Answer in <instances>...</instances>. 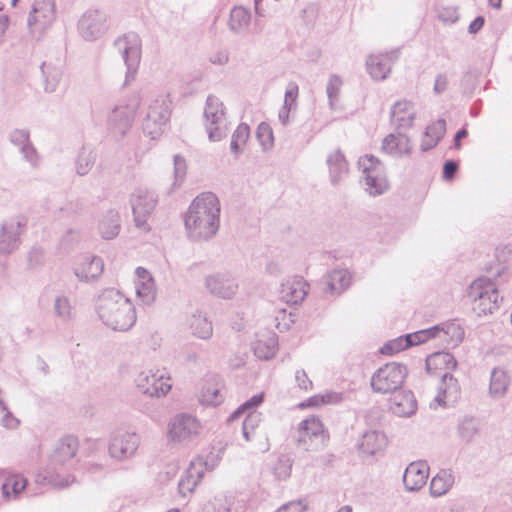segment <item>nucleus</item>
Instances as JSON below:
<instances>
[{"instance_id":"obj_24","label":"nucleus","mask_w":512,"mask_h":512,"mask_svg":"<svg viewBox=\"0 0 512 512\" xmlns=\"http://www.w3.org/2000/svg\"><path fill=\"white\" fill-rule=\"evenodd\" d=\"M416 117L414 105L407 100L397 101L391 108V123L398 129L411 128Z\"/></svg>"},{"instance_id":"obj_9","label":"nucleus","mask_w":512,"mask_h":512,"mask_svg":"<svg viewBox=\"0 0 512 512\" xmlns=\"http://www.w3.org/2000/svg\"><path fill=\"white\" fill-rule=\"evenodd\" d=\"M363 173L366 190L371 195H380L388 189V181L385 175L384 165L372 155H365L358 161Z\"/></svg>"},{"instance_id":"obj_6","label":"nucleus","mask_w":512,"mask_h":512,"mask_svg":"<svg viewBox=\"0 0 512 512\" xmlns=\"http://www.w3.org/2000/svg\"><path fill=\"white\" fill-rule=\"evenodd\" d=\"M205 127L210 141H220L228 134L224 104L214 95L207 97L204 109Z\"/></svg>"},{"instance_id":"obj_11","label":"nucleus","mask_w":512,"mask_h":512,"mask_svg":"<svg viewBox=\"0 0 512 512\" xmlns=\"http://www.w3.org/2000/svg\"><path fill=\"white\" fill-rule=\"evenodd\" d=\"M170 104L169 95H159L150 103L143 121V130L151 138L155 139L162 133V127L170 118Z\"/></svg>"},{"instance_id":"obj_44","label":"nucleus","mask_w":512,"mask_h":512,"mask_svg":"<svg viewBox=\"0 0 512 512\" xmlns=\"http://www.w3.org/2000/svg\"><path fill=\"white\" fill-rule=\"evenodd\" d=\"M249 135V126L245 123L239 124L231 138L230 148L232 153H234L236 156L241 153V147L247 142Z\"/></svg>"},{"instance_id":"obj_61","label":"nucleus","mask_w":512,"mask_h":512,"mask_svg":"<svg viewBox=\"0 0 512 512\" xmlns=\"http://www.w3.org/2000/svg\"><path fill=\"white\" fill-rule=\"evenodd\" d=\"M3 413L4 416L2 417L1 423L5 428L15 429L19 426L20 421L15 416H13L9 410Z\"/></svg>"},{"instance_id":"obj_63","label":"nucleus","mask_w":512,"mask_h":512,"mask_svg":"<svg viewBox=\"0 0 512 512\" xmlns=\"http://www.w3.org/2000/svg\"><path fill=\"white\" fill-rule=\"evenodd\" d=\"M304 507L301 502H289L287 504L282 505L275 512H303Z\"/></svg>"},{"instance_id":"obj_21","label":"nucleus","mask_w":512,"mask_h":512,"mask_svg":"<svg viewBox=\"0 0 512 512\" xmlns=\"http://www.w3.org/2000/svg\"><path fill=\"white\" fill-rule=\"evenodd\" d=\"M396 58V52L368 56L366 67L369 75L376 81L386 79L391 71L392 63Z\"/></svg>"},{"instance_id":"obj_35","label":"nucleus","mask_w":512,"mask_h":512,"mask_svg":"<svg viewBox=\"0 0 512 512\" xmlns=\"http://www.w3.org/2000/svg\"><path fill=\"white\" fill-rule=\"evenodd\" d=\"M27 486V479L22 475L8 476L2 484V496L5 500H15Z\"/></svg>"},{"instance_id":"obj_12","label":"nucleus","mask_w":512,"mask_h":512,"mask_svg":"<svg viewBox=\"0 0 512 512\" xmlns=\"http://www.w3.org/2000/svg\"><path fill=\"white\" fill-rule=\"evenodd\" d=\"M55 20L54 0H34L27 26L33 37H41Z\"/></svg>"},{"instance_id":"obj_56","label":"nucleus","mask_w":512,"mask_h":512,"mask_svg":"<svg viewBox=\"0 0 512 512\" xmlns=\"http://www.w3.org/2000/svg\"><path fill=\"white\" fill-rule=\"evenodd\" d=\"M257 137L264 149L270 147L273 143V132L269 125L261 123L257 129Z\"/></svg>"},{"instance_id":"obj_15","label":"nucleus","mask_w":512,"mask_h":512,"mask_svg":"<svg viewBox=\"0 0 512 512\" xmlns=\"http://www.w3.org/2000/svg\"><path fill=\"white\" fill-rule=\"evenodd\" d=\"M27 224L24 216H15L5 220L0 229V256H7L20 246L21 229Z\"/></svg>"},{"instance_id":"obj_48","label":"nucleus","mask_w":512,"mask_h":512,"mask_svg":"<svg viewBox=\"0 0 512 512\" xmlns=\"http://www.w3.org/2000/svg\"><path fill=\"white\" fill-rule=\"evenodd\" d=\"M411 346L412 342L408 339V334H406L405 336L388 341L381 347L380 352L384 355H393Z\"/></svg>"},{"instance_id":"obj_1","label":"nucleus","mask_w":512,"mask_h":512,"mask_svg":"<svg viewBox=\"0 0 512 512\" xmlns=\"http://www.w3.org/2000/svg\"><path fill=\"white\" fill-rule=\"evenodd\" d=\"M185 230L192 241L213 238L220 226V202L212 192L198 195L190 204L184 219Z\"/></svg>"},{"instance_id":"obj_5","label":"nucleus","mask_w":512,"mask_h":512,"mask_svg":"<svg viewBox=\"0 0 512 512\" xmlns=\"http://www.w3.org/2000/svg\"><path fill=\"white\" fill-rule=\"evenodd\" d=\"M130 204L135 226L148 232L150 230L148 220L158 204V195L152 190L139 187L131 194Z\"/></svg>"},{"instance_id":"obj_8","label":"nucleus","mask_w":512,"mask_h":512,"mask_svg":"<svg viewBox=\"0 0 512 512\" xmlns=\"http://www.w3.org/2000/svg\"><path fill=\"white\" fill-rule=\"evenodd\" d=\"M64 440L60 438L54 449L49 453L47 464L36 476V482L40 485H49L61 488L64 484Z\"/></svg>"},{"instance_id":"obj_62","label":"nucleus","mask_w":512,"mask_h":512,"mask_svg":"<svg viewBox=\"0 0 512 512\" xmlns=\"http://www.w3.org/2000/svg\"><path fill=\"white\" fill-rule=\"evenodd\" d=\"M447 86H448L447 77L444 74L437 75L435 78V83H434V92L436 94H441L447 89Z\"/></svg>"},{"instance_id":"obj_34","label":"nucleus","mask_w":512,"mask_h":512,"mask_svg":"<svg viewBox=\"0 0 512 512\" xmlns=\"http://www.w3.org/2000/svg\"><path fill=\"white\" fill-rule=\"evenodd\" d=\"M277 338L273 333H269L262 338H258L253 344L254 354L261 360H269L274 357L277 351Z\"/></svg>"},{"instance_id":"obj_57","label":"nucleus","mask_w":512,"mask_h":512,"mask_svg":"<svg viewBox=\"0 0 512 512\" xmlns=\"http://www.w3.org/2000/svg\"><path fill=\"white\" fill-rule=\"evenodd\" d=\"M43 263V251L33 247L28 253V267L31 270L39 268Z\"/></svg>"},{"instance_id":"obj_42","label":"nucleus","mask_w":512,"mask_h":512,"mask_svg":"<svg viewBox=\"0 0 512 512\" xmlns=\"http://www.w3.org/2000/svg\"><path fill=\"white\" fill-rule=\"evenodd\" d=\"M95 163V155L92 150L82 148L75 161L76 172L80 176L88 174Z\"/></svg>"},{"instance_id":"obj_26","label":"nucleus","mask_w":512,"mask_h":512,"mask_svg":"<svg viewBox=\"0 0 512 512\" xmlns=\"http://www.w3.org/2000/svg\"><path fill=\"white\" fill-rule=\"evenodd\" d=\"M382 150L394 156H408L412 152V144L407 135L391 133L383 139Z\"/></svg>"},{"instance_id":"obj_32","label":"nucleus","mask_w":512,"mask_h":512,"mask_svg":"<svg viewBox=\"0 0 512 512\" xmlns=\"http://www.w3.org/2000/svg\"><path fill=\"white\" fill-rule=\"evenodd\" d=\"M455 477L450 469L440 470L430 482V495L441 497L445 495L454 485Z\"/></svg>"},{"instance_id":"obj_14","label":"nucleus","mask_w":512,"mask_h":512,"mask_svg":"<svg viewBox=\"0 0 512 512\" xmlns=\"http://www.w3.org/2000/svg\"><path fill=\"white\" fill-rule=\"evenodd\" d=\"M137 389L144 395L149 397L165 396L171 389L169 377H165V373L157 371H143L135 378Z\"/></svg>"},{"instance_id":"obj_37","label":"nucleus","mask_w":512,"mask_h":512,"mask_svg":"<svg viewBox=\"0 0 512 512\" xmlns=\"http://www.w3.org/2000/svg\"><path fill=\"white\" fill-rule=\"evenodd\" d=\"M251 21L249 9L243 6L234 7L230 12L229 27L234 32H242L248 28Z\"/></svg>"},{"instance_id":"obj_39","label":"nucleus","mask_w":512,"mask_h":512,"mask_svg":"<svg viewBox=\"0 0 512 512\" xmlns=\"http://www.w3.org/2000/svg\"><path fill=\"white\" fill-rule=\"evenodd\" d=\"M202 477V472L196 470L194 467L187 469L185 474L181 477L178 483V490L182 496L192 493Z\"/></svg>"},{"instance_id":"obj_16","label":"nucleus","mask_w":512,"mask_h":512,"mask_svg":"<svg viewBox=\"0 0 512 512\" xmlns=\"http://www.w3.org/2000/svg\"><path fill=\"white\" fill-rule=\"evenodd\" d=\"M134 120V110L128 105L116 106L108 115L107 129L115 139L126 135Z\"/></svg>"},{"instance_id":"obj_47","label":"nucleus","mask_w":512,"mask_h":512,"mask_svg":"<svg viewBox=\"0 0 512 512\" xmlns=\"http://www.w3.org/2000/svg\"><path fill=\"white\" fill-rule=\"evenodd\" d=\"M261 422V414L256 411L248 413L243 421L242 432L246 441H251L255 436L256 428Z\"/></svg>"},{"instance_id":"obj_55","label":"nucleus","mask_w":512,"mask_h":512,"mask_svg":"<svg viewBox=\"0 0 512 512\" xmlns=\"http://www.w3.org/2000/svg\"><path fill=\"white\" fill-rule=\"evenodd\" d=\"M263 402V393L252 396L249 400L244 402L234 413L231 415L232 419L238 418L248 410L255 409Z\"/></svg>"},{"instance_id":"obj_52","label":"nucleus","mask_w":512,"mask_h":512,"mask_svg":"<svg viewBox=\"0 0 512 512\" xmlns=\"http://www.w3.org/2000/svg\"><path fill=\"white\" fill-rule=\"evenodd\" d=\"M440 326V333H443L445 336L450 337V340L453 345H457L464 338V331L460 327V325L456 323H445Z\"/></svg>"},{"instance_id":"obj_25","label":"nucleus","mask_w":512,"mask_h":512,"mask_svg":"<svg viewBox=\"0 0 512 512\" xmlns=\"http://www.w3.org/2000/svg\"><path fill=\"white\" fill-rule=\"evenodd\" d=\"M457 366L455 357L449 352H436L426 358V369L428 373L439 375L448 371L451 373Z\"/></svg>"},{"instance_id":"obj_41","label":"nucleus","mask_w":512,"mask_h":512,"mask_svg":"<svg viewBox=\"0 0 512 512\" xmlns=\"http://www.w3.org/2000/svg\"><path fill=\"white\" fill-rule=\"evenodd\" d=\"M351 282V276L347 270L336 269L328 276L327 285L331 291L341 292L346 289Z\"/></svg>"},{"instance_id":"obj_3","label":"nucleus","mask_w":512,"mask_h":512,"mask_svg":"<svg viewBox=\"0 0 512 512\" xmlns=\"http://www.w3.org/2000/svg\"><path fill=\"white\" fill-rule=\"evenodd\" d=\"M467 295L478 315L491 314L498 308L499 293L495 283L485 277L476 279L468 288Z\"/></svg>"},{"instance_id":"obj_30","label":"nucleus","mask_w":512,"mask_h":512,"mask_svg":"<svg viewBox=\"0 0 512 512\" xmlns=\"http://www.w3.org/2000/svg\"><path fill=\"white\" fill-rule=\"evenodd\" d=\"M386 444V437L383 433L369 430L362 435L358 449L362 454L372 456L383 450Z\"/></svg>"},{"instance_id":"obj_36","label":"nucleus","mask_w":512,"mask_h":512,"mask_svg":"<svg viewBox=\"0 0 512 512\" xmlns=\"http://www.w3.org/2000/svg\"><path fill=\"white\" fill-rule=\"evenodd\" d=\"M189 328L194 336L201 339H209L213 333L212 323L206 315L198 311L191 315Z\"/></svg>"},{"instance_id":"obj_58","label":"nucleus","mask_w":512,"mask_h":512,"mask_svg":"<svg viewBox=\"0 0 512 512\" xmlns=\"http://www.w3.org/2000/svg\"><path fill=\"white\" fill-rule=\"evenodd\" d=\"M79 451V440L74 435H66V458L73 460L77 458ZM68 459H66L67 461Z\"/></svg>"},{"instance_id":"obj_27","label":"nucleus","mask_w":512,"mask_h":512,"mask_svg":"<svg viewBox=\"0 0 512 512\" xmlns=\"http://www.w3.org/2000/svg\"><path fill=\"white\" fill-rule=\"evenodd\" d=\"M391 411L400 417H408L416 412L417 402L411 391H400L390 400Z\"/></svg>"},{"instance_id":"obj_22","label":"nucleus","mask_w":512,"mask_h":512,"mask_svg":"<svg viewBox=\"0 0 512 512\" xmlns=\"http://www.w3.org/2000/svg\"><path fill=\"white\" fill-rule=\"evenodd\" d=\"M308 284L302 277L288 279L281 284L280 298L289 304H298L308 293Z\"/></svg>"},{"instance_id":"obj_60","label":"nucleus","mask_w":512,"mask_h":512,"mask_svg":"<svg viewBox=\"0 0 512 512\" xmlns=\"http://www.w3.org/2000/svg\"><path fill=\"white\" fill-rule=\"evenodd\" d=\"M292 103H288L287 99H284V104L279 110L278 119L283 126L288 125L290 111L293 109Z\"/></svg>"},{"instance_id":"obj_19","label":"nucleus","mask_w":512,"mask_h":512,"mask_svg":"<svg viewBox=\"0 0 512 512\" xmlns=\"http://www.w3.org/2000/svg\"><path fill=\"white\" fill-rule=\"evenodd\" d=\"M200 423L192 415L181 414L176 416L169 425L168 437L172 441L181 442L197 435Z\"/></svg>"},{"instance_id":"obj_2","label":"nucleus","mask_w":512,"mask_h":512,"mask_svg":"<svg viewBox=\"0 0 512 512\" xmlns=\"http://www.w3.org/2000/svg\"><path fill=\"white\" fill-rule=\"evenodd\" d=\"M95 312L98 319L114 331L130 330L137 319L133 303L113 288L105 289L98 295Z\"/></svg>"},{"instance_id":"obj_17","label":"nucleus","mask_w":512,"mask_h":512,"mask_svg":"<svg viewBox=\"0 0 512 512\" xmlns=\"http://www.w3.org/2000/svg\"><path fill=\"white\" fill-rule=\"evenodd\" d=\"M204 286L211 295L224 299L232 298L238 290L236 279L224 273L205 276Z\"/></svg>"},{"instance_id":"obj_31","label":"nucleus","mask_w":512,"mask_h":512,"mask_svg":"<svg viewBox=\"0 0 512 512\" xmlns=\"http://www.w3.org/2000/svg\"><path fill=\"white\" fill-rule=\"evenodd\" d=\"M120 214L115 209L105 212L98 223V231L105 240L114 239L120 232Z\"/></svg>"},{"instance_id":"obj_54","label":"nucleus","mask_w":512,"mask_h":512,"mask_svg":"<svg viewBox=\"0 0 512 512\" xmlns=\"http://www.w3.org/2000/svg\"><path fill=\"white\" fill-rule=\"evenodd\" d=\"M187 165L185 159L180 155L174 156V183L173 186H180L186 176Z\"/></svg>"},{"instance_id":"obj_4","label":"nucleus","mask_w":512,"mask_h":512,"mask_svg":"<svg viewBox=\"0 0 512 512\" xmlns=\"http://www.w3.org/2000/svg\"><path fill=\"white\" fill-rule=\"evenodd\" d=\"M408 375L407 367L401 363L390 362L381 366L371 377V388L380 394L398 391Z\"/></svg>"},{"instance_id":"obj_40","label":"nucleus","mask_w":512,"mask_h":512,"mask_svg":"<svg viewBox=\"0 0 512 512\" xmlns=\"http://www.w3.org/2000/svg\"><path fill=\"white\" fill-rule=\"evenodd\" d=\"M479 422L472 417L464 418L458 426V434L461 440L465 443L472 442L479 434Z\"/></svg>"},{"instance_id":"obj_18","label":"nucleus","mask_w":512,"mask_h":512,"mask_svg":"<svg viewBox=\"0 0 512 512\" xmlns=\"http://www.w3.org/2000/svg\"><path fill=\"white\" fill-rule=\"evenodd\" d=\"M140 444L136 433L122 432L113 436L109 444V455L116 460L131 458Z\"/></svg>"},{"instance_id":"obj_50","label":"nucleus","mask_w":512,"mask_h":512,"mask_svg":"<svg viewBox=\"0 0 512 512\" xmlns=\"http://www.w3.org/2000/svg\"><path fill=\"white\" fill-rule=\"evenodd\" d=\"M136 293L138 297L146 304L155 300L156 287L154 279L147 282H136Z\"/></svg>"},{"instance_id":"obj_64","label":"nucleus","mask_w":512,"mask_h":512,"mask_svg":"<svg viewBox=\"0 0 512 512\" xmlns=\"http://www.w3.org/2000/svg\"><path fill=\"white\" fill-rule=\"evenodd\" d=\"M458 169L456 162L449 160L446 161L443 167V177L445 179H451Z\"/></svg>"},{"instance_id":"obj_28","label":"nucleus","mask_w":512,"mask_h":512,"mask_svg":"<svg viewBox=\"0 0 512 512\" xmlns=\"http://www.w3.org/2000/svg\"><path fill=\"white\" fill-rule=\"evenodd\" d=\"M329 169L330 181L333 185L339 184L348 174V163L344 154L339 150L332 151L326 159Z\"/></svg>"},{"instance_id":"obj_49","label":"nucleus","mask_w":512,"mask_h":512,"mask_svg":"<svg viewBox=\"0 0 512 512\" xmlns=\"http://www.w3.org/2000/svg\"><path fill=\"white\" fill-rule=\"evenodd\" d=\"M343 85V81L340 76L333 74L329 77L326 93L329 100V106L331 109L334 108L335 104L338 101L341 87Z\"/></svg>"},{"instance_id":"obj_29","label":"nucleus","mask_w":512,"mask_h":512,"mask_svg":"<svg viewBox=\"0 0 512 512\" xmlns=\"http://www.w3.org/2000/svg\"><path fill=\"white\" fill-rule=\"evenodd\" d=\"M510 376L502 367H495L490 374L489 395L493 399L503 398L510 386Z\"/></svg>"},{"instance_id":"obj_38","label":"nucleus","mask_w":512,"mask_h":512,"mask_svg":"<svg viewBox=\"0 0 512 512\" xmlns=\"http://www.w3.org/2000/svg\"><path fill=\"white\" fill-rule=\"evenodd\" d=\"M438 389L451 402L456 401L460 394V386L457 379L448 371L441 374V383Z\"/></svg>"},{"instance_id":"obj_7","label":"nucleus","mask_w":512,"mask_h":512,"mask_svg":"<svg viewBox=\"0 0 512 512\" xmlns=\"http://www.w3.org/2000/svg\"><path fill=\"white\" fill-rule=\"evenodd\" d=\"M114 46L121 55L127 70L125 84L135 79L141 60V40L136 33H127L117 38Z\"/></svg>"},{"instance_id":"obj_20","label":"nucleus","mask_w":512,"mask_h":512,"mask_svg":"<svg viewBox=\"0 0 512 512\" xmlns=\"http://www.w3.org/2000/svg\"><path fill=\"white\" fill-rule=\"evenodd\" d=\"M429 477V465L426 461L410 463L405 469L403 483L409 492L419 491L426 484Z\"/></svg>"},{"instance_id":"obj_59","label":"nucleus","mask_w":512,"mask_h":512,"mask_svg":"<svg viewBox=\"0 0 512 512\" xmlns=\"http://www.w3.org/2000/svg\"><path fill=\"white\" fill-rule=\"evenodd\" d=\"M295 381L300 389L305 391L312 389L313 383L303 369H299L295 372Z\"/></svg>"},{"instance_id":"obj_53","label":"nucleus","mask_w":512,"mask_h":512,"mask_svg":"<svg viewBox=\"0 0 512 512\" xmlns=\"http://www.w3.org/2000/svg\"><path fill=\"white\" fill-rule=\"evenodd\" d=\"M22 159L29 164L32 169H38L41 164V155L32 143L28 147L19 151Z\"/></svg>"},{"instance_id":"obj_23","label":"nucleus","mask_w":512,"mask_h":512,"mask_svg":"<svg viewBox=\"0 0 512 512\" xmlns=\"http://www.w3.org/2000/svg\"><path fill=\"white\" fill-rule=\"evenodd\" d=\"M104 271V262L98 256L87 255L74 268V273L80 281L89 282L98 279Z\"/></svg>"},{"instance_id":"obj_33","label":"nucleus","mask_w":512,"mask_h":512,"mask_svg":"<svg viewBox=\"0 0 512 512\" xmlns=\"http://www.w3.org/2000/svg\"><path fill=\"white\" fill-rule=\"evenodd\" d=\"M446 132V121L438 119L426 128L421 142V150L428 151L434 148L443 138Z\"/></svg>"},{"instance_id":"obj_46","label":"nucleus","mask_w":512,"mask_h":512,"mask_svg":"<svg viewBox=\"0 0 512 512\" xmlns=\"http://www.w3.org/2000/svg\"><path fill=\"white\" fill-rule=\"evenodd\" d=\"M42 74L45 76V91L53 92L61 80V71L55 69L51 63H43L41 66Z\"/></svg>"},{"instance_id":"obj_43","label":"nucleus","mask_w":512,"mask_h":512,"mask_svg":"<svg viewBox=\"0 0 512 512\" xmlns=\"http://www.w3.org/2000/svg\"><path fill=\"white\" fill-rule=\"evenodd\" d=\"M199 399L203 404L217 406L222 403L224 396L217 385L209 383L202 387Z\"/></svg>"},{"instance_id":"obj_51","label":"nucleus","mask_w":512,"mask_h":512,"mask_svg":"<svg viewBox=\"0 0 512 512\" xmlns=\"http://www.w3.org/2000/svg\"><path fill=\"white\" fill-rule=\"evenodd\" d=\"M440 334V326L436 325L428 329L416 331L408 334V339L412 342V346L424 343Z\"/></svg>"},{"instance_id":"obj_13","label":"nucleus","mask_w":512,"mask_h":512,"mask_svg":"<svg viewBox=\"0 0 512 512\" xmlns=\"http://www.w3.org/2000/svg\"><path fill=\"white\" fill-rule=\"evenodd\" d=\"M109 29V20L105 12L92 9L86 11L78 21L80 36L86 41H96Z\"/></svg>"},{"instance_id":"obj_10","label":"nucleus","mask_w":512,"mask_h":512,"mask_svg":"<svg viewBox=\"0 0 512 512\" xmlns=\"http://www.w3.org/2000/svg\"><path fill=\"white\" fill-rule=\"evenodd\" d=\"M298 433V445L306 451L323 449L329 441V434L317 417L303 420L300 423Z\"/></svg>"},{"instance_id":"obj_45","label":"nucleus","mask_w":512,"mask_h":512,"mask_svg":"<svg viewBox=\"0 0 512 512\" xmlns=\"http://www.w3.org/2000/svg\"><path fill=\"white\" fill-rule=\"evenodd\" d=\"M9 142L17 148L18 152L32 144L30 130L27 128H15L9 132Z\"/></svg>"}]
</instances>
